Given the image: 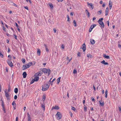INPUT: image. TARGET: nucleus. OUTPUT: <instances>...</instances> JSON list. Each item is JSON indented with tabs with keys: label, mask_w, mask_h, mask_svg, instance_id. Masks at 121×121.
Listing matches in <instances>:
<instances>
[{
	"label": "nucleus",
	"mask_w": 121,
	"mask_h": 121,
	"mask_svg": "<svg viewBox=\"0 0 121 121\" xmlns=\"http://www.w3.org/2000/svg\"><path fill=\"white\" fill-rule=\"evenodd\" d=\"M103 18H100L98 21L99 24L100 25V27L101 28H104V24L103 22L102 21L103 20Z\"/></svg>",
	"instance_id": "1"
},
{
	"label": "nucleus",
	"mask_w": 121,
	"mask_h": 121,
	"mask_svg": "<svg viewBox=\"0 0 121 121\" xmlns=\"http://www.w3.org/2000/svg\"><path fill=\"white\" fill-rule=\"evenodd\" d=\"M50 84L49 83L45 84L42 86V90L45 91L48 89L49 87Z\"/></svg>",
	"instance_id": "2"
},
{
	"label": "nucleus",
	"mask_w": 121,
	"mask_h": 121,
	"mask_svg": "<svg viewBox=\"0 0 121 121\" xmlns=\"http://www.w3.org/2000/svg\"><path fill=\"white\" fill-rule=\"evenodd\" d=\"M42 71L45 74H47L48 75H49L50 73V69H47L46 68H43Z\"/></svg>",
	"instance_id": "3"
},
{
	"label": "nucleus",
	"mask_w": 121,
	"mask_h": 121,
	"mask_svg": "<svg viewBox=\"0 0 121 121\" xmlns=\"http://www.w3.org/2000/svg\"><path fill=\"white\" fill-rule=\"evenodd\" d=\"M4 92L5 96L6 97L7 99L9 100L10 99V96L9 94V92L7 91L6 90L4 91Z\"/></svg>",
	"instance_id": "4"
},
{
	"label": "nucleus",
	"mask_w": 121,
	"mask_h": 121,
	"mask_svg": "<svg viewBox=\"0 0 121 121\" xmlns=\"http://www.w3.org/2000/svg\"><path fill=\"white\" fill-rule=\"evenodd\" d=\"M57 117V119L59 120L61 118V115L60 112H58L56 115Z\"/></svg>",
	"instance_id": "5"
},
{
	"label": "nucleus",
	"mask_w": 121,
	"mask_h": 121,
	"mask_svg": "<svg viewBox=\"0 0 121 121\" xmlns=\"http://www.w3.org/2000/svg\"><path fill=\"white\" fill-rule=\"evenodd\" d=\"M7 62L10 66L11 67L13 66V65L12 62L9 60H8L7 61Z\"/></svg>",
	"instance_id": "6"
},
{
	"label": "nucleus",
	"mask_w": 121,
	"mask_h": 121,
	"mask_svg": "<svg viewBox=\"0 0 121 121\" xmlns=\"http://www.w3.org/2000/svg\"><path fill=\"white\" fill-rule=\"evenodd\" d=\"M42 74V73L41 71H39L36 73L35 74V76H41Z\"/></svg>",
	"instance_id": "7"
},
{
	"label": "nucleus",
	"mask_w": 121,
	"mask_h": 121,
	"mask_svg": "<svg viewBox=\"0 0 121 121\" xmlns=\"http://www.w3.org/2000/svg\"><path fill=\"white\" fill-rule=\"evenodd\" d=\"M27 68H28V67L27 66V65L26 64L24 65H23V66L22 67V69L23 70H25Z\"/></svg>",
	"instance_id": "8"
},
{
	"label": "nucleus",
	"mask_w": 121,
	"mask_h": 121,
	"mask_svg": "<svg viewBox=\"0 0 121 121\" xmlns=\"http://www.w3.org/2000/svg\"><path fill=\"white\" fill-rule=\"evenodd\" d=\"M109 5L110 8V9L112 7V3L110 0L109 1Z\"/></svg>",
	"instance_id": "9"
},
{
	"label": "nucleus",
	"mask_w": 121,
	"mask_h": 121,
	"mask_svg": "<svg viewBox=\"0 0 121 121\" xmlns=\"http://www.w3.org/2000/svg\"><path fill=\"white\" fill-rule=\"evenodd\" d=\"M101 63L103 64L104 65H108V63L107 62H105V60H103L101 62Z\"/></svg>",
	"instance_id": "10"
},
{
	"label": "nucleus",
	"mask_w": 121,
	"mask_h": 121,
	"mask_svg": "<svg viewBox=\"0 0 121 121\" xmlns=\"http://www.w3.org/2000/svg\"><path fill=\"white\" fill-rule=\"evenodd\" d=\"M28 116V121H31L30 119V116L28 112L27 113Z\"/></svg>",
	"instance_id": "11"
},
{
	"label": "nucleus",
	"mask_w": 121,
	"mask_h": 121,
	"mask_svg": "<svg viewBox=\"0 0 121 121\" xmlns=\"http://www.w3.org/2000/svg\"><path fill=\"white\" fill-rule=\"evenodd\" d=\"M82 49L83 52H84L86 50V46L85 43H84L82 45Z\"/></svg>",
	"instance_id": "12"
},
{
	"label": "nucleus",
	"mask_w": 121,
	"mask_h": 121,
	"mask_svg": "<svg viewBox=\"0 0 121 121\" xmlns=\"http://www.w3.org/2000/svg\"><path fill=\"white\" fill-rule=\"evenodd\" d=\"M105 12V15L106 16H107L108 15V7H107L106 8Z\"/></svg>",
	"instance_id": "13"
},
{
	"label": "nucleus",
	"mask_w": 121,
	"mask_h": 121,
	"mask_svg": "<svg viewBox=\"0 0 121 121\" xmlns=\"http://www.w3.org/2000/svg\"><path fill=\"white\" fill-rule=\"evenodd\" d=\"M59 109V108L58 106H55L54 107H53L52 108V110L53 109L58 110Z\"/></svg>",
	"instance_id": "14"
},
{
	"label": "nucleus",
	"mask_w": 121,
	"mask_h": 121,
	"mask_svg": "<svg viewBox=\"0 0 121 121\" xmlns=\"http://www.w3.org/2000/svg\"><path fill=\"white\" fill-rule=\"evenodd\" d=\"M86 13L87 14V15L88 17H89L90 16V13L88 11V10L86 9L85 11Z\"/></svg>",
	"instance_id": "15"
},
{
	"label": "nucleus",
	"mask_w": 121,
	"mask_h": 121,
	"mask_svg": "<svg viewBox=\"0 0 121 121\" xmlns=\"http://www.w3.org/2000/svg\"><path fill=\"white\" fill-rule=\"evenodd\" d=\"M23 78H25L27 75V73L26 72H24L23 73Z\"/></svg>",
	"instance_id": "16"
},
{
	"label": "nucleus",
	"mask_w": 121,
	"mask_h": 121,
	"mask_svg": "<svg viewBox=\"0 0 121 121\" xmlns=\"http://www.w3.org/2000/svg\"><path fill=\"white\" fill-rule=\"evenodd\" d=\"M90 41L91 43L92 44H94L95 43V41L93 39H91L90 40Z\"/></svg>",
	"instance_id": "17"
},
{
	"label": "nucleus",
	"mask_w": 121,
	"mask_h": 121,
	"mask_svg": "<svg viewBox=\"0 0 121 121\" xmlns=\"http://www.w3.org/2000/svg\"><path fill=\"white\" fill-rule=\"evenodd\" d=\"M39 78L38 76H35V78L34 80H35V81H37L39 80Z\"/></svg>",
	"instance_id": "18"
},
{
	"label": "nucleus",
	"mask_w": 121,
	"mask_h": 121,
	"mask_svg": "<svg viewBox=\"0 0 121 121\" xmlns=\"http://www.w3.org/2000/svg\"><path fill=\"white\" fill-rule=\"evenodd\" d=\"M88 5L90 6L91 8L92 9H93V5L91 3H87Z\"/></svg>",
	"instance_id": "19"
},
{
	"label": "nucleus",
	"mask_w": 121,
	"mask_h": 121,
	"mask_svg": "<svg viewBox=\"0 0 121 121\" xmlns=\"http://www.w3.org/2000/svg\"><path fill=\"white\" fill-rule=\"evenodd\" d=\"M44 46L45 48V50L46 51L48 52L49 51V50L46 44H44Z\"/></svg>",
	"instance_id": "20"
},
{
	"label": "nucleus",
	"mask_w": 121,
	"mask_h": 121,
	"mask_svg": "<svg viewBox=\"0 0 121 121\" xmlns=\"http://www.w3.org/2000/svg\"><path fill=\"white\" fill-rule=\"evenodd\" d=\"M32 62H30L26 64L27 65L28 67L29 68L32 65Z\"/></svg>",
	"instance_id": "21"
},
{
	"label": "nucleus",
	"mask_w": 121,
	"mask_h": 121,
	"mask_svg": "<svg viewBox=\"0 0 121 121\" xmlns=\"http://www.w3.org/2000/svg\"><path fill=\"white\" fill-rule=\"evenodd\" d=\"M99 104L101 106H103L104 105V103L103 101H99Z\"/></svg>",
	"instance_id": "22"
},
{
	"label": "nucleus",
	"mask_w": 121,
	"mask_h": 121,
	"mask_svg": "<svg viewBox=\"0 0 121 121\" xmlns=\"http://www.w3.org/2000/svg\"><path fill=\"white\" fill-rule=\"evenodd\" d=\"M103 56L105 58H107V59H109L110 58L109 56L106 55L105 54Z\"/></svg>",
	"instance_id": "23"
},
{
	"label": "nucleus",
	"mask_w": 121,
	"mask_h": 121,
	"mask_svg": "<svg viewBox=\"0 0 121 121\" xmlns=\"http://www.w3.org/2000/svg\"><path fill=\"white\" fill-rule=\"evenodd\" d=\"M61 77H60L58 78V79H57V84H58L59 83V82H60V79H61Z\"/></svg>",
	"instance_id": "24"
},
{
	"label": "nucleus",
	"mask_w": 121,
	"mask_h": 121,
	"mask_svg": "<svg viewBox=\"0 0 121 121\" xmlns=\"http://www.w3.org/2000/svg\"><path fill=\"white\" fill-rule=\"evenodd\" d=\"M14 92L16 93H17L18 91V89L17 88H16L14 90Z\"/></svg>",
	"instance_id": "25"
},
{
	"label": "nucleus",
	"mask_w": 121,
	"mask_h": 121,
	"mask_svg": "<svg viewBox=\"0 0 121 121\" xmlns=\"http://www.w3.org/2000/svg\"><path fill=\"white\" fill-rule=\"evenodd\" d=\"M37 53L39 56L40 54V52L39 49L37 51Z\"/></svg>",
	"instance_id": "26"
},
{
	"label": "nucleus",
	"mask_w": 121,
	"mask_h": 121,
	"mask_svg": "<svg viewBox=\"0 0 121 121\" xmlns=\"http://www.w3.org/2000/svg\"><path fill=\"white\" fill-rule=\"evenodd\" d=\"M108 91L107 90H106L105 91V97L106 98H107V94H108Z\"/></svg>",
	"instance_id": "27"
},
{
	"label": "nucleus",
	"mask_w": 121,
	"mask_h": 121,
	"mask_svg": "<svg viewBox=\"0 0 121 121\" xmlns=\"http://www.w3.org/2000/svg\"><path fill=\"white\" fill-rule=\"evenodd\" d=\"M96 26V25L95 24L92 25L90 27L91 28L93 29Z\"/></svg>",
	"instance_id": "28"
},
{
	"label": "nucleus",
	"mask_w": 121,
	"mask_h": 121,
	"mask_svg": "<svg viewBox=\"0 0 121 121\" xmlns=\"http://www.w3.org/2000/svg\"><path fill=\"white\" fill-rule=\"evenodd\" d=\"M87 57L90 58H91L92 57L91 55L89 54H87Z\"/></svg>",
	"instance_id": "29"
},
{
	"label": "nucleus",
	"mask_w": 121,
	"mask_h": 121,
	"mask_svg": "<svg viewBox=\"0 0 121 121\" xmlns=\"http://www.w3.org/2000/svg\"><path fill=\"white\" fill-rule=\"evenodd\" d=\"M84 111L85 112L86 111H87V109L86 106L84 105Z\"/></svg>",
	"instance_id": "30"
},
{
	"label": "nucleus",
	"mask_w": 121,
	"mask_h": 121,
	"mask_svg": "<svg viewBox=\"0 0 121 121\" xmlns=\"http://www.w3.org/2000/svg\"><path fill=\"white\" fill-rule=\"evenodd\" d=\"M46 96L45 95H43V98H42V100L43 101H44L46 99Z\"/></svg>",
	"instance_id": "31"
},
{
	"label": "nucleus",
	"mask_w": 121,
	"mask_h": 121,
	"mask_svg": "<svg viewBox=\"0 0 121 121\" xmlns=\"http://www.w3.org/2000/svg\"><path fill=\"white\" fill-rule=\"evenodd\" d=\"M77 71L76 69H74L73 73L74 74H75L77 73Z\"/></svg>",
	"instance_id": "32"
},
{
	"label": "nucleus",
	"mask_w": 121,
	"mask_h": 121,
	"mask_svg": "<svg viewBox=\"0 0 121 121\" xmlns=\"http://www.w3.org/2000/svg\"><path fill=\"white\" fill-rule=\"evenodd\" d=\"M49 6L52 9L53 7V6L52 4H49Z\"/></svg>",
	"instance_id": "33"
},
{
	"label": "nucleus",
	"mask_w": 121,
	"mask_h": 121,
	"mask_svg": "<svg viewBox=\"0 0 121 121\" xmlns=\"http://www.w3.org/2000/svg\"><path fill=\"white\" fill-rule=\"evenodd\" d=\"M73 23L74 24V26H76V22L75 20H74L73 22Z\"/></svg>",
	"instance_id": "34"
},
{
	"label": "nucleus",
	"mask_w": 121,
	"mask_h": 121,
	"mask_svg": "<svg viewBox=\"0 0 121 121\" xmlns=\"http://www.w3.org/2000/svg\"><path fill=\"white\" fill-rule=\"evenodd\" d=\"M118 108H119V112H121V107L120 106H118Z\"/></svg>",
	"instance_id": "35"
},
{
	"label": "nucleus",
	"mask_w": 121,
	"mask_h": 121,
	"mask_svg": "<svg viewBox=\"0 0 121 121\" xmlns=\"http://www.w3.org/2000/svg\"><path fill=\"white\" fill-rule=\"evenodd\" d=\"M0 56L2 58H3V54L1 53V52H0Z\"/></svg>",
	"instance_id": "36"
},
{
	"label": "nucleus",
	"mask_w": 121,
	"mask_h": 121,
	"mask_svg": "<svg viewBox=\"0 0 121 121\" xmlns=\"http://www.w3.org/2000/svg\"><path fill=\"white\" fill-rule=\"evenodd\" d=\"M42 108H43V110H44L45 108V106L43 104H42Z\"/></svg>",
	"instance_id": "37"
},
{
	"label": "nucleus",
	"mask_w": 121,
	"mask_h": 121,
	"mask_svg": "<svg viewBox=\"0 0 121 121\" xmlns=\"http://www.w3.org/2000/svg\"><path fill=\"white\" fill-rule=\"evenodd\" d=\"M2 107L3 108H4V104L3 103V102L2 101Z\"/></svg>",
	"instance_id": "38"
},
{
	"label": "nucleus",
	"mask_w": 121,
	"mask_h": 121,
	"mask_svg": "<svg viewBox=\"0 0 121 121\" xmlns=\"http://www.w3.org/2000/svg\"><path fill=\"white\" fill-rule=\"evenodd\" d=\"M91 100L93 101L94 102H95V100L93 97H91Z\"/></svg>",
	"instance_id": "39"
},
{
	"label": "nucleus",
	"mask_w": 121,
	"mask_h": 121,
	"mask_svg": "<svg viewBox=\"0 0 121 121\" xmlns=\"http://www.w3.org/2000/svg\"><path fill=\"white\" fill-rule=\"evenodd\" d=\"M35 81V80H34V79H33L32 81H31V82L30 83V84H33V83H34V81Z\"/></svg>",
	"instance_id": "40"
},
{
	"label": "nucleus",
	"mask_w": 121,
	"mask_h": 121,
	"mask_svg": "<svg viewBox=\"0 0 121 121\" xmlns=\"http://www.w3.org/2000/svg\"><path fill=\"white\" fill-rule=\"evenodd\" d=\"M10 87L9 86L8 88V91H7V92H9L10 91Z\"/></svg>",
	"instance_id": "41"
},
{
	"label": "nucleus",
	"mask_w": 121,
	"mask_h": 121,
	"mask_svg": "<svg viewBox=\"0 0 121 121\" xmlns=\"http://www.w3.org/2000/svg\"><path fill=\"white\" fill-rule=\"evenodd\" d=\"M22 62L23 63H24L25 62V60L24 59H22Z\"/></svg>",
	"instance_id": "42"
},
{
	"label": "nucleus",
	"mask_w": 121,
	"mask_h": 121,
	"mask_svg": "<svg viewBox=\"0 0 121 121\" xmlns=\"http://www.w3.org/2000/svg\"><path fill=\"white\" fill-rule=\"evenodd\" d=\"M12 105L13 106L14 105H16V104L15 103V102L14 101H13L12 103Z\"/></svg>",
	"instance_id": "43"
},
{
	"label": "nucleus",
	"mask_w": 121,
	"mask_h": 121,
	"mask_svg": "<svg viewBox=\"0 0 121 121\" xmlns=\"http://www.w3.org/2000/svg\"><path fill=\"white\" fill-rule=\"evenodd\" d=\"M98 14L99 15H100L102 13V11L101 10H100L98 12Z\"/></svg>",
	"instance_id": "44"
},
{
	"label": "nucleus",
	"mask_w": 121,
	"mask_h": 121,
	"mask_svg": "<svg viewBox=\"0 0 121 121\" xmlns=\"http://www.w3.org/2000/svg\"><path fill=\"white\" fill-rule=\"evenodd\" d=\"M17 98V96L16 95H15L14 96V99H16Z\"/></svg>",
	"instance_id": "45"
},
{
	"label": "nucleus",
	"mask_w": 121,
	"mask_h": 121,
	"mask_svg": "<svg viewBox=\"0 0 121 121\" xmlns=\"http://www.w3.org/2000/svg\"><path fill=\"white\" fill-rule=\"evenodd\" d=\"M3 30L4 31H6V28L4 27H3Z\"/></svg>",
	"instance_id": "46"
},
{
	"label": "nucleus",
	"mask_w": 121,
	"mask_h": 121,
	"mask_svg": "<svg viewBox=\"0 0 121 121\" xmlns=\"http://www.w3.org/2000/svg\"><path fill=\"white\" fill-rule=\"evenodd\" d=\"M15 24H16V26L17 27H19V26H18V24H17V23L16 22H15Z\"/></svg>",
	"instance_id": "47"
},
{
	"label": "nucleus",
	"mask_w": 121,
	"mask_h": 121,
	"mask_svg": "<svg viewBox=\"0 0 121 121\" xmlns=\"http://www.w3.org/2000/svg\"><path fill=\"white\" fill-rule=\"evenodd\" d=\"M92 30V29L90 27L89 30V32H91Z\"/></svg>",
	"instance_id": "48"
},
{
	"label": "nucleus",
	"mask_w": 121,
	"mask_h": 121,
	"mask_svg": "<svg viewBox=\"0 0 121 121\" xmlns=\"http://www.w3.org/2000/svg\"><path fill=\"white\" fill-rule=\"evenodd\" d=\"M26 0L27 2H28V1H29L30 4L31 3V2L30 0Z\"/></svg>",
	"instance_id": "49"
},
{
	"label": "nucleus",
	"mask_w": 121,
	"mask_h": 121,
	"mask_svg": "<svg viewBox=\"0 0 121 121\" xmlns=\"http://www.w3.org/2000/svg\"><path fill=\"white\" fill-rule=\"evenodd\" d=\"M72 109L74 110V111H75V108L73 107H72Z\"/></svg>",
	"instance_id": "50"
},
{
	"label": "nucleus",
	"mask_w": 121,
	"mask_h": 121,
	"mask_svg": "<svg viewBox=\"0 0 121 121\" xmlns=\"http://www.w3.org/2000/svg\"><path fill=\"white\" fill-rule=\"evenodd\" d=\"M24 8L25 9H26L27 10H28V8L27 6L24 7Z\"/></svg>",
	"instance_id": "51"
},
{
	"label": "nucleus",
	"mask_w": 121,
	"mask_h": 121,
	"mask_svg": "<svg viewBox=\"0 0 121 121\" xmlns=\"http://www.w3.org/2000/svg\"><path fill=\"white\" fill-rule=\"evenodd\" d=\"M67 19H68L67 21H70L69 18V17L68 16H67Z\"/></svg>",
	"instance_id": "52"
},
{
	"label": "nucleus",
	"mask_w": 121,
	"mask_h": 121,
	"mask_svg": "<svg viewBox=\"0 0 121 121\" xmlns=\"http://www.w3.org/2000/svg\"><path fill=\"white\" fill-rule=\"evenodd\" d=\"M18 117H17L16 118V121H18Z\"/></svg>",
	"instance_id": "53"
},
{
	"label": "nucleus",
	"mask_w": 121,
	"mask_h": 121,
	"mask_svg": "<svg viewBox=\"0 0 121 121\" xmlns=\"http://www.w3.org/2000/svg\"><path fill=\"white\" fill-rule=\"evenodd\" d=\"M14 35V36L15 37V39H17V36L16 35Z\"/></svg>",
	"instance_id": "54"
},
{
	"label": "nucleus",
	"mask_w": 121,
	"mask_h": 121,
	"mask_svg": "<svg viewBox=\"0 0 121 121\" xmlns=\"http://www.w3.org/2000/svg\"><path fill=\"white\" fill-rule=\"evenodd\" d=\"M77 55L78 56H80V53L79 52H78V53H77Z\"/></svg>",
	"instance_id": "55"
},
{
	"label": "nucleus",
	"mask_w": 121,
	"mask_h": 121,
	"mask_svg": "<svg viewBox=\"0 0 121 121\" xmlns=\"http://www.w3.org/2000/svg\"><path fill=\"white\" fill-rule=\"evenodd\" d=\"M61 48H64V46L63 45H62L61 46Z\"/></svg>",
	"instance_id": "56"
},
{
	"label": "nucleus",
	"mask_w": 121,
	"mask_h": 121,
	"mask_svg": "<svg viewBox=\"0 0 121 121\" xmlns=\"http://www.w3.org/2000/svg\"><path fill=\"white\" fill-rule=\"evenodd\" d=\"M58 2H62L63 0H57Z\"/></svg>",
	"instance_id": "57"
},
{
	"label": "nucleus",
	"mask_w": 121,
	"mask_h": 121,
	"mask_svg": "<svg viewBox=\"0 0 121 121\" xmlns=\"http://www.w3.org/2000/svg\"><path fill=\"white\" fill-rule=\"evenodd\" d=\"M13 106L14 109H16V105H14Z\"/></svg>",
	"instance_id": "58"
},
{
	"label": "nucleus",
	"mask_w": 121,
	"mask_h": 121,
	"mask_svg": "<svg viewBox=\"0 0 121 121\" xmlns=\"http://www.w3.org/2000/svg\"><path fill=\"white\" fill-rule=\"evenodd\" d=\"M118 47L121 48V45L120 44H118Z\"/></svg>",
	"instance_id": "59"
},
{
	"label": "nucleus",
	"mask_w": 121,
	"mask_h": 121,
	"mask_svg": "<svg viewBox=\"0 0 121 121\" xmlns=\"http://www.w3.org/2000/svg\"><path fill=\"white\" fill-rule=\"evenodd\" d=\"M53 30H54V32L56 33V29H53Z\"/></svg>",
	"instance_id": "60"
},
{
	"label": "nucleus",
	"mask_w": 121,
	"mask_h": 121,
	"mask_svg": "<svg viewBox=\"0 0 121 121\" xmlns=\"http://www.w3.org/2000/svg\"><path fill=\"white\" fill-rule=\"evenodd\" d=\"M10 51V48H8V52H9Z\"/></svg>",
	"instance_id": "61"
},
{
	"label": "nucleus",
	"mask_w": 121,
	"mask_h": 121,
	"mask_svg": "<svg viewBox=\"0 0 121 121\" xmlns=\"http://www.w3.org/2000/svg\"><path fill=\"white\" fill-rule=\"evenodd\" d=\"M105 6V4H104V3L102 5V6L103 7H104Z\"/></svg>",
	"instance_id": "62"
},
{
	"label": "nucleus",
	"mask_w": 121,
	"mask_h": 121,
	"mask_svg": "<svg viewBox=\"0 0 121 121\" xmlns=\"http://www.w3.org/2000/svg\"><path fill=\"white\" fill-rule=\"evenodd\" d=\"M107 22H108V26H109V21H107Z\"/></svg>",
	"instance_id": "63"
},
{
	"label": "nucleus",
	"mask_w": 121,
	"mask_h": 121,
	"mask_svg": "<svg viewBox=\"0 0 121 121\" xmlns=\"http://www.w3.org/2000/svg\"><path fill=\"white\" fill-rule=\"evenodd\" d=\"M72 59V58H71L68 61V63H69L71 60Z\"/></svg>",
	"instance_id": "64"
}]
</instances>
